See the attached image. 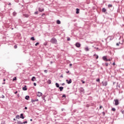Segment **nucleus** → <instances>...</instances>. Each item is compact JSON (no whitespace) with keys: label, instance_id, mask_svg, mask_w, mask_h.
Segmentation results:
<instances>
[{"label":"nucleus","instance_id":"f257e3e1","mask_svg":"<svg viewBox=\"0 0 124 124\" xmlns=\"http://www.w3.org/2000/svg\"><path fill=\"white\" fill-rule=\"evenodd\" d=\"M50 42L53 44H57V39L55 38H53L51 39Z\"/></svg>","mask_w":124,"mask_h":124},{"label":"nucleus","instance_id":"f03ea898","mask_svg":"<svg viewBox=\"0 0 124 124\" xmlns=\"http://www.w3.org/2000/svg\"><path fill=\"white\" fill-rule=\"evenodd\" d=\"M114 105H115V106H118V105L119 104V100L114 99Z\"/></svg>","mask_w":124,"mask_h":124},{"label":"nucleus","instance_id":"7ed1b4c3","mask_svg":"<svg viewBox=\"0 0 124 124\" xmlns=\"http://www.w3.org/2000/svg\"><path fill=\"white\" fill-rule=\"evenodd\" d=\"M102 84H103V86H104V87H106V86H107V85H108V82H107V81H106L105 82H102Z\"/></svg>","mask_w":124,"mask_h":124},{"label":"nucleus","instance_id":"20e7f679","mask_svg":"<svg viewBox=\"0 0 124 124\" xmlns=\"http://www.w3.org/2000/svg\"><path fill=\"white\" fill-rule=\"evenodd\" d=\"M102 59H103V61H104L105 62H108V59H107V56H103Z\"/></svg>","mask_w":124,"mask_h":124},{"label":"nucleus","instance_id":"39448f33","mask_svg":"<svg viewBox=\"0 0 124 124\" xmlns=\"http://www.w3.org/2000/svg\"><path fill=\"white\" fill-rule=\"evenodd\" d=\"M79 91L80 93H85V90H84V88H83L82 87L79 88Z\"/></svg>","mask_w":124,"mask_h":124},{"label":"nucleus","instance_id":"423d86ee","mask_svg":"<svg viewBox=\"0 0 124 124\" xmlns=\"http://www.w3.org/2000/svg\"><path fill=\"white\" fill-rule=\"evenodd\" d=\"M37 95L38 96V97H40V96H42V93L41 92H38L37 93Z\"/></svg>","mask_w":124,"mask_h":124},{"label":"nucleus","instance_id":"0eeeda50","mask_svg":"<svg viewBox=\"0 0 124 124\" xmlns=\"http://www.w3.org/2000/svg\"><path fill=\"white\" fill-rule=\"evenodd\" d=\"M66 82H67V84H71L72 83V80L71 79H70L69 80L68 79H66Z\"/></svg>","mask_w":124,"mask_h":124},{"label":"nucleus","instance_id":"6e6552de","mask_svg":"<svg viewBox=\"0 0 124 124\" xmlns=\"http://www.w3.org/2000/svg\"><path fill=\"white\" fill-rule=\"evenodd\" d=\"M75 45L78 48H80V47H81V44L79 43H76Z\"/></svg>","mask_w":124,"mask_h":124},{"label":"nucleus","instance_id":"1a4fd4ad","mask_svg":"<svg viewBox=\"0 0 124 124\" xmlns=\"http://www.w3.org/2000/svg\"><path fill=\"white\" fill-rule=\"evenodd\" d=\"M37 101H38V99H36L35 100H33V99L31 100V102H32V103H33V102H35Z\"/></svg>","mask_w":124,"mask_h":124},{"label":"nucleus","instance_id":"9d476101","mask_svg":"<svg viewBox=\"0 0 124 124\" xmlns=\"http://www.w3.org/2000/svg\"><path fill=\"white\" fill-rule=\"evenodd\" d=\"M39 11L40 12H43V11H44V8H39Z\"/></svg>","mask_w":124,"mask_h":124},{"label":"nucleus","instance_id":"9b49d317","mask_svg":"<svg viewBox=\"0 0 124 124\" xmlns=\"http://www.w3.org/2000/svg\"><path fill=\"white\" fill-rule=\"evenodd\" d=\"M31 81H32L33 82H34V81H36V78H35V77H33L31 78Z\"/></svg>","mask_w":124,"mask_h":124},{"label":"nucleus","instance_id":"f8f14e48","mask_svg":"<svg viewBox=\"0 0 124 124\" xmlns=\"http://www.w3.org/2000/svg\"><path fill=\"white\" fill-rule=\"evenodd\" d=\"M93 57L94 58H95V59H96V60H97V59H98V55H96V54H94L93 55Z\"/></svg>","mask_w":124,"mask_h":124},{"label":"nucleus","instance_id":"ddd939ff","mask_svg":"<svg viewBox=\"0 0 124 124\" xmlns=\"http://www.w3.org/2000/svg\"><path fill=\"white\" fill-rule=\"evenodd\" d=\"M22 90L23 91H27L28 89H27V86L25 85L24 87H23Z\"/></svg>","mask_w":124,"mask_h":124},{"label":"nucleus","instance_id":"4468645a","mask_svg":"<svg viewBox=\"0 0 124 124\" xmlns=\"http://www.w3.org/2000/svg\"><path fill=\"white\" fill-rule=\"evenodd\" d=\"M25 99H26V100H29V99H30V96H29V95L26 96Z\"/></svg>","mask_w":124,"mask_h":124},{"label":"nucleus","instance_id":"2eb2a0df","mask_svg":"<svg viewBox=\"0 0 124 124\" xmlns=\"http://www.w3.org/2000/svg\"><path fill=\"white\" fill-rule=\"evenodd\" d=\"M59 89L60 90V92H62L63 90V87H59Z\"/></svg>","mask_w":124,"mask_h":124},{"label":"nucleus","instance_id":"dca6fc26","mask_svg":"<svg viewBox=\"0 0 124 124\" xmlns=\"http://www.w3.org/2000/svg\"><path fill=\"white\" fill-rule=\"evenodd\" d=\"M20 118L23 119H24L25 118V117H24V115H23V113H21L20 114Z\"/></svg>","mask_w":124,"mask_h":124},{"label":"nucleus","instance_id":"f3484780","mask_svg":"<svg viewBox=\"0 0 124 124\" xmlns=\"http://www.w3.org/2000/svg\"><path fill=\"white\" fill-rule=\"evenodd\" d=\"M80 11V9L77 8L76 9V14H79V11Z\"/></svg>","mask_w":124,"mask_h":124},{"label":"nucleus","instance_id":"a211bd4d","mask_svg":"<svg viewBox=\"0 0 124 124\" xmlns=\"http://www.w3.org/2000/svg\"><path fill=\"white\" fill-rule=\"evenodd\" d=\"M55 86L57 87V88H60V84L58 83H55Z\"/></svg>","mask_w":124,"mask_h":124},{"label":"nucleus","instance_id":"6ab92c4d","mask_svg":"<svg viewBox=\"0 0 124 124\" xmlns=\"http://www.w3.org/2000/svg\"><path fill=\"white\" fill-rule=\"evenodd\" d=\"M57 24H58V25H60L61 21H60V20H57Z\"/></svg>","mask_w":124,"mask_h":124},{"label":"nucleus","instance_id":"aec40b11","mask_svg":"<svg viewBox=\"0 0 124 124\" xmlns=\"http://www.w3.org/2000/svg\"><path fill=\"white\" fill-rule=\"evenodd\" d=\"M47 84H51V80L48 79V80L47 81Z\"/></svg>","mask_w":124,"mask_h":124},{"label":"nucleus","instance_id":"412c9836","mask_svg":"<svg viewBox=\"0 0 124 124\" xmlns=\"http://www.w3.org/2000/svg\"><path fill=\"white\" fill-rule=\"evenodd\" d=\"M102 12H104V13L106 12V9H105V8H103L102 9Z\"/></svg>","mask_w":124,"mask_h":124},{"label":"nucleus","instance_id":"4be33fe9","mask_svg":"<svg viewBox=\"0 0 124 124\" xmlns=\"http://www.w3.org/2000/svg\"><path fill=\"white\" fill-rule=\"evenodd\" d=\"M111 111H113V112H115L116 111V108H111Z\"/></svg>","mask_w":124,"mask_h":124},{"label":"nucleus","instance_id":"5701e85b","mask_svg":"<svg viewBox=\"0 0 124 124\" xmlns=\"http://www.w3.org/2000/svg\"><path fill=\"white\" fill-rule=\"evenodd\" d=\"M85 50L86 51H89V47H88V46H87L86 47H85Z\"/></svg>","mask_w":124,"mask_h":124},{"label":"nucleus","instance_id":"b1692460","mask_svg":"<svg viewBox=\"0 0 124 124\" xmlns=\"http://www.w3.org/2000/svg\"><path fill=\"white\" fill-rule=\"evenodd\" d=\"M31 40H32L33 41H34V40H35V39H34V37H32L31 38Z\"/></svg>","mask_w":124,"mask_h":124},{"label":"nucleus","instance_id":"393cba45","mask_svg":"<svg viewBox=\"0 0 124 124\" xmlns=\"http://www.w3.org/2000/svg\"><path fill=\"white\" fill-rule=\"evenodd\" d=\"M16 119H20V116H19V115H17L16 116Z\"/></svg>","mask_w":124,"mask_h":124},{"label":"nucleus","instance_id":"a878e982","mask_svg":"<svg viewBox=\"0 0 124 124\" xmlns=\"http://www.w3.org/2000/svg\"><path fill=\"white\" fill-rule=\"evenodd\" d=\"M17 124H23V122H22L21 121H18Z\"/></svg>","mask_w":124,"mask_h":124},{"label":"nucleus","instance_id":"bb28decb","mask_svg":"<svg viewBox=\"0 0 124 124\" xmlns=\"http://www.w3.org/2000/svg\"><path fill=\"white\" fill-rule=\"evenodd\" d=\"M24 16L25 17H26V18H28V17H29L28 15H27V14L24 15Z\"/></svg>","mask_w":124,"mask_h":124},{"label":"nucleus","instance_id":"cd10ccee","mask_svg":"<svg viewBox=\"0 0 124 124\" xmlns=\"http://www.w3.org/2000/svg\"><path fill=\"white\" fill-rule=\"evenodd\" d=\"M14 16H16V14H17V13H16V12H14L13 13Z\"/></svg>","mask_w":124,"mask_h":124},{"label":"nucleus","instance_id":"c85d7f7f","mask_svg":"<svg viewBox=\"0 0 124 124\" xmlns=\"http://www.w3.org/2000/svg\"><path fill=\"white\" fill-rule=\"evenodd\" d=\"M13 80V81H16V80H17V78L16 77H15Z\"/></svg>","mask_w":124,"mask_h":124},{"label":"nucleus","instance_id":"c756f323","mask_svg":"<svg viewBox=\"0 0 124 124\" xmlns=\"http://www.w3.org/2000/svg\"><path fill=\"white\" fill-rule=\"evenodd\" d=\"M112 6H113V5H112V4H108V7H112Z\"/></svg>","mask_w":124,"mask_h":124},{"label":"nucleus","instance_id":"7c9ffc66","mask_svg":"<svg viewBox=\"0 0 124 124\" xmlns=\"http://www.w3.org/2000/svg\"><path fill=\"white\" fill-rule=\"evenodd\" d=\"M96 82H100V79H99V78L97 79Z\"/></svg>","mask_w":124,"mask_h":124},{"label":"nucleus","instance_id":"2f4dec72","mask_svg":"<svg viewBox=\"0 0 124 124\" xmlns=\"http://www.w3.org/2000/svg\"><path fill=\"white\" fill-rule=\"evenodd\" d=\"M39 45V43L37 42L35 44V46H37V45Z\"/></svg>","mask_w":124,"mask_h":124},{"label":"nucleus","instance_id":"473e14b6","mask_svg":"<svg viewBox=\"0 0 124 124\" xmlns=\"http://www.w3.org/2000/svg\"><path fill=\"white\" fill-rule=\"evenodd\" d=\"M111 61H112V59H108V62H111Z\"/></svg>","mask_w":124,"mask_h":124},{"label":"nucleus","instance_id":"72a5a7b5","mask_svg":"<svg viewBox=\"0 0 124 124\" xmlns=\"http://www.w3.org/2000/svg\"><path fill=\"white\" fill-rule=\"evenodd\" d=\"M62 97L63 98V97H66V96H65V94H63L62 96Z\"/></svg>","mask_w":124,"mask_h":124},{"label":"nucleus","instance_id":"f704fd0d","mask_svg":"<svg viewBox=\"0 0 124 124\" xmlns=\"http://www.w3.org/2000/svg\"><path fill=\"white\" fill-rule=\"evenodd\" d=\"M23 124H28V122L27 121H25L23 123Z\"/></svg>","mask_w":124,"mask_h":124},{"label":"nucleus","instance_id":"c9c22d12","mask_svg":"<svg viewBox=\"0 0 124 124\" xmlns=\"http://www.w3.org/2000/svg\"><path fill=\"white\" fill-rule=\"evenodd\" d=\"M106 66H108V65H109V63H108V62L106 63Z\"/></svg>","mask_w":124,"mask_h":124},{"label":"nucleus","instance_id":"e433bc0d","mask_svg":"<svg viewBox=\"0 0 124 124\" xmlns=\"http://www.w3.org/2000/svg\"><path fill=\"white\" fill-rule=\"evenodd\" d=\"M67 40L68 41H70V38H68Z\"/></svg>","mask_w":124,"mask_h":124},{"label":"nucleus","instance_id":"4c0bfd02","mask_svg":"<svg viewBox=\"0 0 124 124\" xmlns=\"http://www.w3.org/2000/svg\"><path fill=\"white\" fill-rule=\"evenodd\" d=\"M14 48H15V49H17V46H14Z\"/></svg>","mask_w":124,"mask_h":124},{"label":"nucleus","instance_id":"58836bf2","mask_svg":"<svg viewBox=\"0 0 124 124\" xmlns=\"http://www.w3.org/2000/svg\"><path fill=\"white\" fill-rule=\"evenodd\" d=\"M44 72H45V73H47V71L46 70H44Z\"/></svg>","mask_w":124,"mask_h":124},{"label":"nucleus","instance_id":"ea45409f","mask_svg":"<svg viewBox=\"0 0 124 124\" xmlns=\"http://www.w3.org/2000/svg\"><path fill=\"white\" fill-rule=\"evenodd\" d=\"M119 45H120V43L116 44V46H119Z\"/></svg>","mask_w":124,"mask_h":124},{"label":"nucleus","instance_id":"a19ab883","mask_svg":"<svg viewBox=\"0 0 124 124\" xmlns=\"http://www.w3.org/2000/svg\"><path fill=\"white\" fill-rule=\"evenodd\" d=\"M33 85H34V86H36V83L34 82V83H33Z\"/></svg>","mask_w":124,"mask_h":124},{"label":"nucleus","instance_id":"79ce46f5","mask_svg":"<svg viewBox=\"0 0 124 124\" xmlns=\"http://www.w3.org/2000/svg\"><path fill=\"white\" fill-rule=\"evenodd\" d=\"M34 14H38V12H35L34 13Z\"/></svg>","mask_w":124,"mask_h":124},{"label":"nucleus","instance_id":"37998d69","mask_svg":"<svg viewBox=\"0 0 124 124\" xmlns=\"http://www.w3.org/2000/svg\"><path fill=\"white\" fill-rule=\"evenodd\" d=\"M4 97H4V95H2V97H1V98H4Z\"/></svg>","mask_w":124,"mask_h":124},{"label":"nucleus","instance_id":"c03bdc74","mask_svg":"<svg viewBox=\"0 0 124 124\" xmlns=\"http://www.w3.org/2000/svg\"><path fill=\"white\" fill-rule=\"evenodd\" d=\"M102 108V106H100L99 107V109H101Z\"/></svg>","mask_w":124,"mask_h":124},{"label":"nucleus","instance_id":"a18cd8bd","mask_svg":"<svg viewBox=\"0 0 124 124\" xmlns=\"http://www.w3.org/2000/svg\"><path fill=\"white\" fill-rule=\"evenodd\" d=\"M60 77H61V78H63V76H62V75L60 76Z\"/></svg>","mask_w":124,"mask_h":124},{"label":"nucleus","instance_id":"49530a36","mask_svg":"<svg viewBox=\"0 0 124 124\" xmlns=\"http://www.w3.org/2000/svg\"><path fill=\"white\" fill-rule=\"evenodd\" d=\"M82 84H85V81H84L82 80Z\"/></svg>","mask_w":124,"mask_h":124},{"label":"nucleus","instance_id":"de8ad7c7","mask_svg":"<svg viewBox=\"0 0 124 124\" xmlns=\"http://www.w3.org/2000/svg\"><path fill=\"white\" fill-rule=\"evenodd\" d=\"M17 93H18V92L16 91V92L15 93V94H17Z\"/></svg>","mask_w":124,"mask_h":124},{"label":"nucleus","instance_id":"09e8293b","mask_svg":"<svg viewBox=\"0 0 124 124\" xmlns=\"http://www.w3.org/2000/svg\"><path fill=\"white\" fill-rule=\"evenodd\" d=\"M64 85H65V84L64 83H62V86H64Z\"/></svg>","mask_w":124,"mask_h":124},{"label":"nucleus","instance_id":"8fccbe9b","mask_svg":"<svg viewBox=\"0 0 124 124\" xmlns=\"http://www.w3.org/2000/svg\"><path fill=\"white\" fill-rule=\"evenodd\" d=\"M25 110H27V109H28V108H27V107H25Z\"/></svg>","mask_w":124,"mask_h":124},{"label":"nucleus","instance_id":"3c124183","mask_svg":"<svg viewBox=\"0 0 124 124\" xmlns=\"http://www.w3.org/2000/svg\"><path fill=\"white\" fill-rule=\"evenodd\" d=\"M69 65H70V66H72V64L70 63V64H69Z\"/></svg>","mask_w":124,"mask_h":124},{"label":"nucleus","instance_id":"603ef678","mask_svg":"<svg viewBox=\"0 0 124 124\" xmlns=\"http://www.w3.org/2000/svg\"><path fill=\"white\" fill-rule=\"evenodd\" d=\"M66 73H69V71H68L67 72H66Z\"/></svg>","mask_w":124,"mask_h":124},{"label":"nucleus","instance_id":"864d4df0","mask_svg":"<svg viewBox=\"0 0 124 124\" xmlns=\"http://www.w3.org/2000/svg\"><path fill=\"white\" fill-rule=\"evenodd\" d=\"M112 64H113V65H115V62H113V63H112Z\"/></svg>","mask_w":124,"mask_h":124},{"label":"nucleus","instance_id":"5fc2aeb1","mask_svg":"<svg viewBox=\"0 0 124 124\" xmlns=\"http://www.w3.org/2000/svg\"><path fill=\"white\" fill-rule=\"evenodd\" d=\"M103 114L104 115H105V113L104 112H103Z\"/></svg>","mask_w":124,"mask_h":124},{"label":"nucleus","instance_id":"6e6d98bb","mask_svg":"<svg viewBox=\"0 0 124 124\" xmlns=\"http://www.w3.org/2000/svg\"><path fill=\"white\" fill-rule=\"evenodd\" d=\"M114 38V37L112 36L111 37V39H113Z\"/></svg>","mask_w":124,"mask_h":124},{"label":"nucleus","instance_id":"4d7b16f0","mask_svg":"<svg viewBox=\"0 0 124 124\" xmlns=\"http://www.w3.org/2000/svg\"><path fill=\"white\" fill-rule=\"evenodd\" d=\"M64 110V109H63V108L62 109V111H63Z\"/></svg>","mask_w":124,"mask_h":124},{"label":"nucleus","instance_id":"13d9d810","mask_svg":"<svg viewBox=\"0 0 124 124\" xmlns=\"http://www.w3.org/2000/svg\"><path fill=\"white\" fill-rule=\"evenodd\" d=\"M9 5H11V3H9Z\"/></svg>","mask_w":124,"mask_h":124},{"label":"nucleus","instance_id":"bf43d9fd","mask_svg":"<svg viewBox=\"0 0 124 124\" xmlns=\"http://www.w3.org/2000/svg\"><path fill=\"white\" fill-rule=\"evenodd\" d=\"M31 122H32V119L30 120Z\"/></svg>","mask_w":124,"mask_h":124},{"label":"nucleus","instance_id":"052dcab7","mask_svg":"<svg viewBox=\"0 0 124 124\" xmlns=\"http://www.w3.org/2000/svg\"><path fill=\"white\" fill-rule=\"evenodd\" d=\"M14 121H16V119L15 118H14Z\"/></svg>","mask_w":124,"mask_h":124},{"label":"nucleus","instance_id":"680f3d73","mask_svg":"<svg viewBox=\"0 0 124 124\" xmlns=\"http://www.w3.org/2000/svg\"><path fill=\"white\" fill-rule=\"evenodd\" d=\"M44 45H45V46H46L47 45V44H44Z\"/></svg>","mask_w":124,"mask_h":124},{"label":"nucleus","instance_id":"e2e57ef3","mask_svg":"<svg viewBox=\"0 0 124 124\" xmlns=\"http://www.w3.org/2000/svg\"><path fill=\"white\" fill-rule=\"evenodd\" d=\"M2 84H3V85L4 84H5V82L3 83Z\"/></svg>","mask_w":124,"mask_h":124},{"label":"nucleus","instance_id":"0e129e2a","mask_svg":"<svg viewBox=\"0 0 124 124\" xmlns=\"http://www.w3.org/2000/svg\"><path fill=\"white\" fill-rule=\"evenodd\" d=\"M50 63H53V62H51Z\"/></svg>","mask_w":124,"mask_h":124},{"label":"nucleus","instance_id":"69168bd1","mask_svg":"<svg viewBox=\"0 0 124 124\" xmlns=\"http://www.w3.org/2000/svg\"><path fill=\"white\" fill-rule=\"evenodd\" d=\"M110 37H111L110 36L108 37V38H110Z\"/></svg>","mask_w":124,"mask_h":124},{"label":"nucleus","instance_id":"338daca9","mask_svg":"<svg viewBox=\"0 0 124 124\" xmlns=\"http://www.w3.org/2000/svg\"><path fill=\"white\" fill-rule=\"evenodd\" d=\"M17 96H19V94H18V95H17Z\"/></svg>","mask_w":124,"mask_h":124},{"label":"nucleus","instance_id":"774afa93","mask_svg":"<svg viewBox=\"0 0 124 124\" xmlns=\"http://www.w3.org/2000/svg\"><path fill=\"white\" fill-rule=\"evenodd\" d=\"M3 81H5V79H3Z\"/></svg>","mask_w":124,"mask_h":124}]
</instances>
